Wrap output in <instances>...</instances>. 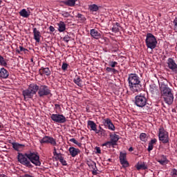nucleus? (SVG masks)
I'll return each mask as SVG.
<instances>
[{"label":"nucleus","mask_w":177,"mask_h":177,"mask_svg":"<svg viewBox=\"0 0 177 177\" xmlns=\"http://www.w3.org/2000/svg\"><path fill=\"white\" fill-rule=\"evenodd\" d=\"M157 161L160 164V165H166V164L169 162V160H168L167 156L165 155L160 156Z\"/></svg>","instance_id":"a211bd4d"},{"label":"nucleus","mask_w":177,"mask_h":177,"mask_svg":"<svg viewBox=\"0 0 177 177\" xmlns=\"http://www.w3.org/2000/svg\"><path fill=\"white\" fill-rule=\"evenodd\" d=\"M67 67H68V64H67L66 63H63L62 66V70L66 71V70H67Z\"/></svg>","instance_id":"09e8293b"},{"label":"nucleus","mask_w":177,"mask_h":177,"mask_svg":"<svg viewBox=\"0 0 177 177\" xmlns=\"http://www.w3.org/2000/svg\"><path fill=\"white\" fill-rule=\"evenodd\" d=\"M88 10L90 12H97L99 10V6L96 4H91L88 6Z\"/></svg>","instance_id":"7c9ffc66"},{"label":"nucleus","mask_w":177,"mask_h":177,"mask_svg":"<svg viewBox=\"0 0 177 177\" xmlns=\"http://www.w3.org/2000/svg\"><path fill=\"white\" fill-rule=\"evenodd\" d=\"M9 77V71L6 70L5 68H1L0 69V78H3V80H6Z\"/></svg>","instance_id":"aec40b11"},{"label":"nucleus","mask_w":177,"mask_h":177,"mask_svg":"<svg viewBox=\"0 0 177 177\" xmlns=\"http://www.w3.org/2000/svg\"><path fill=\"white\" fill-rule=\"evenodd\" d=\"M90 35L94 39H100V38H102V32L96 29H91L90 30Z\"/></svg>","instance_id":"ddd939ff"},{"label":"nucleus","mask_w":177,"mask_h":177,"mask_svg":"<svg viewBox=\"0 0 177 177\" xmlns=\"http://www.w3.org/2000/svg\"><path fill=\"white\" fill-rule=\"evenodd\" d=\"M73 82L77 85V86H80V88L82 87V80L81 79V77H80L78 75H76L73 79Z\"/></svg>","instance_id":"b1692460"},{"label":"nucleus","mask_w":177,"mask_h":177,"mask_svg":"<svg viewBox=\"0 0 177 177\" xmlns=\"http://www.w3.org/2000/svg\"><path fill=\"white\" fill-rule=\"evenodd\" d=\"M108 161H111V159H110V158H109V159H108Z\"/></svg>","instance_id":"680f3d73"},{"label":"nucleus","mask_w":177,"mask_h":177,"mask_svg":"<svg viewBox=\"0 0 177 177\" xmlns=\"http://www.w3.org/2000/svg\"><path fill=\"white\" fill-rule=\"evenodd\" d=\"M2 3V0H0V5H1Z\"/></svg>","instance_id":"052dcab7"},{"label":"nucleus","mask_w":177,"mask_h":177,"mask_svg":"<svg viewBox=\"0 0 177 177\" xmlns=\"http://www.w3.org/2000/svg\"><path fill=\"white\" fill-rule=\"evenodd\" d=\"M16 52H17V53H19V54H20L21 52H24V53H26V52H28V50H27L26 48H24V47L20 46L19 50H17Z\"/></svg>","instance_id":"4c0bfd02"},{"label":"nucleus","mask_w":177,"mask_h":177,"mask_svg":"<svg viewBox=\"0 0 177 177\" xmlns=\"http://www.w3.org/2000/svg\"><path fill=\"white\" fill-rule=\"evenodd\" d=\"M61 15L63 17H70L71 16L70 12L66 11H62Z\"/></svg>","instance_id":"79ce46f5"},{"label":"nucleus","mask_w":177,"mask_h":177,"mask_svg":"<svg viewBox=\"0 0 177 177\" xmlns=\"http://www.w3.org/2000/svg\"><path fill=\"white\" fill-rule=\"evenodd\" d=\"M77 0H66L65 1H64V5H66V6H75V2Z\"/></svg>","instance_id":"c756f323"},{"label":"nucleus","mask_w":177,"mask_h":177,"mask_svg":"<svg viewBox=\"0 0 177 177\" xmlns=\"http://www.w3.org/2000/svg\"><path fill=\"white\" fill-rule=\"evenodd\" d=\"M161 97L164 99V102L169 106L174 103V94L172 90L168 87V82L165 81L159 83Z\"/></svg>","instance_id":"f257e3e1"},{"label":"nucleus","mask_w":177,"mask_h":177,"mask_svg":"<svg viewBox=\"0 0 177 177\" xmlns=\"http://www.w3.org/2000/svg\"><path fill=\"white\" fill-rule=\"evenodd\" d=\"M86 164L89 167V168H91L92 169L97 167L96 162H95L92 160H87Z\"/></svg>","instance_id":"2f4dec72"},{"label":"nucleus","mask_w":177,"mask_h":177,"mask_svg":"<svg viewBox=\"0 0 177 177\" xmlns=\"http://www.w3.org/2000/svg\"><path fill=\"white\" fill-rule=\"evenodd\" d=\"M12 146L17 151H20V149H21V147H24V145L19 144L18 142H12Z\"/></svg>","instance_id":"bb28decb"},{"label":"nucleus","mask_w":177,"mask_h":177,"mask_svg":"<svg viewBox=\"0 0 177 177\" xmlns=\"http://www.w3.org/2000/svg\"><path fill=\"white\" fill-rule=\"evenodd\" d=\"M57 26H58V31L59 32H64V31H66V24H64V22L62 21L57 23Z\"/></svg>","instance_id":"5701e85b"},{"label":"nucleus","mask_w":177,"mask_h":177,"mask_svg":"<svg viewBox=\"0 0 177 177\" xmlns=\"http://www.w3.org/2000/svg\"><path fill=\"white\" fill-rule=\"evenodd\" d=\"M106 71L107 73H113V74H115V73H117V70L115 68L111 67H106Z\"/></svg>","instance_id":"58836bf2"},{"label":"nucleus","mask_w":177,"mask_h":177,"mask_svg":"<svg viewBox=\"0 0 177 177\" xmlns=\"http://www.w3.org/2000/svg\"><path fill=\"white\" fill-rule=\"evenodd\" d=\"M28 157L30 162L34 164L36 167H39L41 165V161H39V156L35 152L28 153Z\"/></svg>","instance_id":"6e6552de"},{"label":"nucleus","mask_w":177,"mask_h":177,"mask_svg":"<svg viewBox=\"0 0 177 177\" xmlns=\"http://www.w3.org/2000/svg\"><path fill=\"white\" fill-rule=\"evenodd\" d=\"M64 42H68L70 41V37L68 35H66L64 37Z\"/></svg>","instance_id":"603ef678"},{"label":"nucleus","mask_w":177,"mask_h":177,"mask_svg":"<svg viewBox=\"0 0 177 177\" xmlns=\"http://www.w3.org/2000/svg\"><path fill=\"white\" fill-rule=\"evenodd\" d=\"M87 126L88 128L90 129V131H93L94 132L97 131V125L96 124V123H95V122L92 120H88L87 122Z\"/></svg>","instance_id":"412c9836"},{"label":"nucleus","mask_w":177,"mask_h":177,"mask_svg":"<svg viewBox=\"0 0 177 177\" xmlns=\"http://www.w3.org/2000/svg\"><path fill=\"white\" fill-rule=\"evenodd\" d=\"M171 175L173 177H177V170L176 169H173L171 171Z\"/></svg>","instance_id":"49530a36"},{"label":"nucleus","mask_w":177,"mask_h":177,"mask_svg":"<svg viewBox=\"0 0 177 177\" xmlns=\"http://www.w3.org/2000/svg\"><path fill=\"white\" fill-rule=\"evenodd\" d=\"M55 109H56V113H57V111H60L62 110V107H60V104H55Z\"/></svg>","instance_id":"8fccbe9b"},{"label":"nucleus","mask_w":177,"mask_h":177,"mask_svg":"<svg viewBox=\"0 0 177 177\" xmlns=\"http://www.w3.org/2000/svg\"><path fill=\"white\" fill-rule=\"evenodd\" d=\"M156 143H157V139L153 138L152 140H151V141L149 142L148 145V151H151V150H153V145H156Z\"/></svg>","instance_id":"c85d7f7f"},{"label":"nucleus","mask_w":177,"mask_h":177,"mask_svg":"<svg viewBox=\"0 0 177 177\" xmlns=\"http://www.w3.org/2000/svg\"><path fill=\"white\" fill-rule=\"evenodd\" d=\"M129 151H133V147H131L129 149Z\"/></svg>","instance_id":"4d7b16f0"},{"label":"nucleus","mask_w":177,"mask_h":177,"mask_svg":"<svg viewBox=\"0 0 177 177\" xmlns=\"http://www.w3.org/2000/svg\"><path fill=\"white\" fill-rule=\"evenodd\" d=\"M129 86L133 93L140 92L142 90V82L140 77L135 73H131L128 77Z\"/></svg>","instance_id":"f03ea898"},{"label":"nucleus","mask_w":177,"mask_h":177,"mask_svg":"<svg viewBox=\"0 0 177 177\" xmlns=\"http://www.w3.org/2000/svg\"><path fill=\"white\" fill-rule=\"evenodd\" d=\"M146 37L145 44L147 47L149 49H156L157 46V39L155 35L151 33H147Z\"/></svg>","instance_id":"20e7f679"},{"label":"nucleus","mask_w":177,"mask_h":177,"mask_svg":"<svg viewBox=\"0 0 177 177\" xmlns=\"http://www.w3.org/2000/svg\"><path fill=\"white\" fill-rule=\"evenodd\" d=\"M147 165L145 162L137 163L136 165V168L138 171H140V169H147Z\"/></svg>","instance_id":"a878e982"},{"label":"nucleus","mask_w":177,"mask_h":177,"mask_svg":"<svg viewBox=\"0 0 177 177\" xmlns=\"http://www.w3.org/2000/svg\"><path fill=\"white\" fill-rule=\"evenodd\" d=\"M31 62H33V59H32V58L31 59Z\"/></svg>","instance_id":"e2e57ef3"},{"label":"nucleus","mask_w":177,"mask_h":177,"mask_svg":"<svg viewBox=\"0 0 177 177\" xmlns=\"http://www.w3.org/2000/svg\"><path fill=\"white\" fill-rule=\"evenodd\" d=\"M77 18L80 19V20L82 21V23H84V21H85V20H86V18H85V17L84 15H82V14H78Z\"/></svg>","instance_id":"c03bdc74"},{"label":"nucleus","mask_w":177,"mask_h":177,"mask_svg":"<svg viewBox=\"0 0 177 177\" xmlns=\"http://www.w3.org/2000/svg\"><path fill=\"white\" fill-rule=\"evenodd\" d=\"M174 30L177 32V17L173 21Z\"/></svg>","instance_id":"37998d69"},{"label":"nucleus","mask_w":177,"mask_h":177,"mask_svg":"<svg viewBox=\"0 0 177 177\" xmlns=\"http://www.w3.org/2000/svg\"><path fill=\"white\" fill-rule=\"evenodd\" d=\"M49 30H50V32H54V31H55V27H53V26H50L49 27Z\"/></svg>","instance_id":"864d4df0"},{"label":"nucleus","mask_w":177,"mask_h":177,"mask_svg":"<svg viewBox=\"0 0 177 177\" xmlns=\"http://www.w3.org/2000/svg\"><path fill=\"white\" fill-rule=\"evenodd\" d=\"M39 89V86H38L37 84H30L28 86V88L22 91V95L24 97V100L32 99V97H34V95H37V92H38Z\"/></svg>","instance_id":"7ed1b4c3"},{"label":"nucleus","mask_w":177,"mask_h":177,"mask_svg":"<svg viewBox=\"0 0 177 177\" xmlns=\"http://www.w3.org/2000/svg\"><path fill=\"white\" fill-rule=\"evenodd\" d=\"M39 143L41 145H44L45 143L47 145H51V146H57V142H56V139L53 138V137L45 136L42 139L39 140Z\"/></svg>","instance_id":"9d476101"},{"label":"nucleus","mask_w":177,"mask_h":177,"mask_svg":"<svg viewBox=\"0 0 177 177\" xmlns=\"http://www.w3.org/2000/svg\"><path fill=\"white\" fill-rule=\"evenodd\" d=\"M104 127L108 128V129H109L110 131H115V127L111 122V120L109 118H106L104 120Z\"/></svg>","instance_id":"4468645a"},{"label":"nucleus","mask_w":177,"mask_h":177,"mask_svg":"<svg viewBox=\"0 0 177 177\" xmlns=\"http://www.w3.org/2000/svg\"><path fill=\"white\" fill-rule=\"evenodd\" d=\"M50 118L54 122H57L58 124H64L67 121L66 116H64L63 114L53 113L50 115Z\"/></svg>","instance_id":"9b49d317"},{"label":"nucleus","mask_w":177,"mask_h":177,"mask_svg":"<svg viewBox=\"0 0 177 177\" xmlns=\"http://www.w3.org/2000/svg\"><path fill=\"white\" fill-rule=\"evenodd\" d=\"M104 132H106V131H104L103 129V128H102V127L99 126V130H97L95 131V133H97V135H99V133H100V135H103V133H104Z\"/></svg>","instance_id":"ea45409f"},{"label":"nucleus","mask_w":177,"mask_h":177,"mask_svg":"<svg viewBox=\"0 0 177 177\" xmlns=\"http://www.w3.org/2000/svg\"><path fill=\"white\" fill-rule=\"evenodd\" d=\"M120 164L124 167H127L128 165H129V163H128V161H127V153L120 152Z\"/></svg>","instance_id":"2eb2a0df"},{"label":"nucleus","mask_w":177,"mask_h":177,"mask_svg":"<svg viewBox=\"0 0 177 177\" xmlns=\"http://www.w3.org/2000/svg\"><path fill=\"white\" fill-rule=\"evenodd\" d=\"M95 149L98 154H100L102 153V151L100 150V147H96Z\"/></svg>","instance_id":"5fc2aeb1"},{"label":"nucleus","mask_w":177,"mask_h":177,"mask_svg":"<svg viewBox=\"0 0 177 177\" xmlns=\"http://www.w3.org/2000/svg\"><path fill=\"white\" fill-rule=\"evenodd\" d=\"M118 64V62H117L115 61H110L109 66V67L114 68V67H115V66H117Z\"/></svg>","instance_id":"a19ab883"},{"label":"nucleus","mask_w":177,"mask_h":177,"mask_svg":"<svg viewBox=\"0 0 177 177\" xmlns=\"http://www.w3.org/2000/svg\"><path fill=\"white\" fill-rule=\"evenodd\" d=\"M3 128V124H2V122H0V131Z\"/></svg>","instance_id":"6e6d98bb"},{"label":"nucleus","mask_w":177,"mask_h":177,"mask_svg":"<svg viewBox=\"0 0 177 177\" xmlns=\"http://www.w3.org/2000/svg\"><path fill=\"white\" fill-rule=\"evenodd\" d=\"M39 74L40 75H47V77H49V75H50V69H49V68L41 67L39 70Z\"/></svg>","instance_id":"f3484780"},{"label":"nucleus","mask_w":177,"mask_h":177,"mask_svg":"<svg viewBox=\"0 0 177 177\" xmlns=\"http://www.w3.org/2000/svg\"><path fill=\"white\" fill-rule=\"evenodd\" d=\"M68 151L72 157H77L80 153H81V150L79 149L75 148L74 147H71L68 149Z\"/></svg>","instance_id":"dca6fc26"},{"label":"nucleus","mask_w":177,"mask_h":177,"mask_svg":"<svg viewBox=\"0 0 177 177\" xmlns=\"http://www.w3.org/2000/svg\"><path fill=\"white\" fill-rule=\"evenodd\" d=\"M156 89H157V88L155 85H150L149 91L151 93H154L156 92Z\"/></svg>","instance_id":"a18cd8bd"},{"label":"nucleus","mask_w":177,"mask_h":177,"mask_svg":"<svg viewBox=\"0 0 177 177\" xmlns=\"http://www.w3.org/2000/svg\"><path fill=\"white\" fill-rule=\"evenodd\" d=\"M37 95L39 97H45V96L52 95V91L49 86L42 84L39 86Z\"/></svg>","instance_id":"0eeeda50"},{"label":"nucleus","mask_w":177,"mask_h":177,"mask_svg":"<svg viewBox=\"0 0 177 177\" xmlns=\"http://www.w3.org/2000/svg\"><path fill=\"white\" fill-rule=\"evenodd\" d=\"M93 175H97V167H94L92 171Z\"/></svg>","instance_id":"3c124183"},{"label":"nucleus","mask_w":177,"mask_h":177,"mask_svg":"<svg viewBox=\"0 0 177 177\" xmlns=\"http://www.w3.org/2000/svg\"><path fill=\"white\" fill-rule=\"evenodd\" d=\"M6 175H5V174H0V177H6Z\"/></svg>","instance_id":"13d9d810"},{"label":"nucleus","mask_w":177,"mask_h":177,"mask_svg":"<svg viewBox=\"0 0 177 177\" xmlns=\"http://www.w3.org/2000/svg\"><path fill=\"white\" fill-rule=\"evenodd\" d=\"M34 39L36 42H39L41 41V32L37 30V28H33Z\"/></svg>","instance_id":"6ab92c4d"},{"label":"nucleus","mask_w":177,"mask_h":177,"mask_svg":"<svg viewBox=\"0 0 177 177\" xmlns=\"http://www.w3.org/2000/svg\"><path fill=\"white\" fill-rule=\"evenodd\" d=\"M121 28V26H120V23L116 22L113 24L112 32H120V29Z\"/></svg>","instance_id":"cd10ccee"},{"label":"nucleus","mask_w":177,"mask_h":177,"mask_svg":"<svg viewBox=\"0 0 177 177\" xmlns=\"http://www.w3.org/2000/svg\"><path fill=\"white\" fill-rule=\"evenodd\" d=\"M53 156H55V160L57 161H60V160L62 159L63 158V154H62L61 153H57V152H53Z\"/></svg>","instance_id":"72a5a7b5"},{"label":"nucleus","mask_w":177,"mask_h":177,"mask_svg":"<svg viewBox=\"0 0 177 177\" xmlns=\"http://www.w3.org/2000/svg\"><path fill=\"white\" fill-rule=\"evenodd\" d=\"M17 159L19 162H20V164H22V165H24L28 168H32V165H31V162L28 159V153H18Z\"/></svg>","instance_id":"423d86ee"},{"label":"nucleus","mask_w":177,"mask_h":177,"mask_svg":"<svg viewBox=\"0 0 177 177\" xmlns=\"http://www.w3.org/2000/svg\"><path fill=\"white\" fill-rule=\"evenodd\" d=\"M102 146H106V147H108L109 149H111V147H114L115 144L111 141H107L106 142H104L102 144Z\"/></svg>","instance_id":"473e14b6"},{"label":"nucleus","mask_w":177,"mask_h":177,"mask_svg":"<svg viewBox=\"0 0 177 177\" xmlns=\"http://www.w3.org/2000/svg\"><path fill=\"white\" fill-rule=\"evenodd\" d=\"M110 139L113 143H114L117 146V142L120 140V136L114 133V134H111L110 135Z\"/></svg>","instance_id":"393cba45"},{"label":"nucleus","mask_w":177,"mask_h":177,"mask_svg":"<svg viewBox=\"0 0 177 177\" xmlns=\"http://www.w3.org/2000/svg\"><path fill=\"white\" fill-rule=\"evenodd\" d=\"M140 139L142 140V142H146V140H147V134L145 133H140Z\"/></svg>","instance_id":"c9c22d12"},{"label":"nucleus","mask_w":177,"mask_h":177,"mask_svg":"<svg viewBox=\"0 0 177 177\" xmlns=\"http://www.w3.org/2000/svg\"><path fill=\"white\" fill-rule=\"evenodd\" d=\"M172 111H174V109H172Z\"/></svg>","instance_id":"0e129e2a"},{"label":"nucleus","mask_w":177,"mask_h":177,"mask_svg":"<svg viewBox=\"0 0 177 177\" xmlns=\"http://www.w3.org/2000/svg\"><path fill=\"white\" fill-rule=\"evenodd\" d=\"M57 153V151H56V147H54V151H53V153Z\"/></svg>","instance_id":"bf43d9fd"},{"label":"nucleus","mask_w":177,"mask_h":177,"mask_svg":"<svg viewBox=\"0 0 177 177\" xmlns=\"http://www.w3.org/2000/svg\"><path fill=\"white\" fill-rule=\"evenodd\" d=\"M6 59L2 55H0V65L3 66V67H6L8 66V63L5 61Z\"/></svg>","instance_id":"f704fd0d"},{"label":"nucleus","mask_w":177,"mask_h":177,"mask_svg":"<svg viewBox=\"0 0 177 177\" xmlns=\"http://www.w3.org/2000/svg\"><path fill=\"white\" fill-rule=\"evenodd\" d=\"M167 67H169V68L171 70L173 73H177V64H176V62H175V60H174V59L172 58L168 59Z\"/></svg>","instance_id":"f8f14e48"},{"label":"nucleus","mask_w":177,"mask_h":177,"mask_svg":"<svg viewBox=\"0 0 177 177\" xmlns=\"http://www.w3.org/2000/svg\"><path fill=\"white\" fill-rule=\"evenodd\" d=\"M69 142H71L72 143L77 145V146H78V147H81V146H82V144L81 142H78V141H77L75 140V138H71L69 140Z\"/></svg>","instance_id":"e433bc0d"},{"label":"nucleus","mask_w":177,"mask_h":177,"mask_svg":"<svg viewBox=\"0 0 177 177\" xmlns=\"http://www.w3.org/2000/svg\"><path fill=\"white\" fill-rule=\"evenodd\" d=\"M59 162L64 166H67V161L64 160V158L63 157L62 159H60Z\"/></svg>","instance_id":"de8ad7c7"},{"label":"nucleus","mask_w":177,"mask_h":177,"mask_svg":"<svg viewBox=\"0 0 177 177\" xmlns=\"http://www.w3.org/2000/svg\"><path fill=\"white\" fill-rule=\"evenodd\" d=\"M19 13L21 17H24L25 19H28L31 15V12L27 11L25 8L21 10Z\"/></svg>","instance_id":"4be33fe9"},{"label":"nucleus","mask_w":177,"mask_h":177,"mask_svg":"<svg viewBox=\"0 0 177 177\" xmlns=\"http://www.w3.org/2000/svg\"><path fill=\"white\" fill-rule=\"evenodd\" d=\"M134 103L137 107L143 109L147 104V97H146V94L140 93L136 95Z\"/></svg>","instance_id":"39448f33"},{"label":"nucleus","mask_w":177,"mask_h":177,"mask_svg":"<svg viewBox=\"0 0 177 177\" xmlns=\"http://www.w3.org/2000/svg\"><path fill=\"white\" fill-rule=\"evenodd\" d=\"M158 138L159 140L164 143V145L169 143V134L162 127L159 129Z\"/></svg>","instance_id":"1a4fd4ad"}]
</instances>
